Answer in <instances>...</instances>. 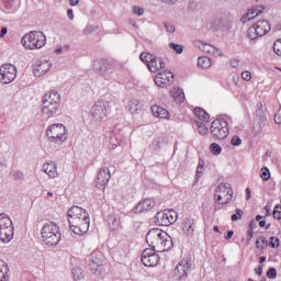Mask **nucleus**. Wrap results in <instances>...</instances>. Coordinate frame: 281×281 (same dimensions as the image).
<instances>
[{
	"mask_svg": "<svg viewBox=\"0 0 281 281\" xmlns=\"http://www.w3.org/2000/svg\"><path fill=\"white\" fill-rule=\"evenodd\" d=\"M215 199L220 205H227L234 196V191L232 190V184L221 183L215 190Z\"/></svg>",
	"mask_w": 281,
	"mask_h": 281,
	"instance_id": "1a4fd4ad",
	"label": "nucleus"
},
{
	"mask_svg": "<svg viewBox=\"0 0 281 281\" xmlns=\"http://www.w3.org/2000/svg\"><path fill=\"white\" fill-rule=\"evenodd\" d=\"M272 249H278L280 247V238L271 237L270 243L268 244Z\"/></svg>",
	"mask_w": 281,
	"mask_h": 281,
	"instance_id": "c03bdc74",
	"label": "nucleus"
},
{
	"mask_svg": "<svg viewBox=\"0 0 281 281\" xmlns=\"http://www.w3.org/2000/svg\"><path fill=\"white\" fill-rule=\"evenodd\" d=\"M176 102L179 104H182V102H186V93H183V90L180 88H173L171 91Z\"/></svg>",
	"mask_w": 281,
	"mask_h": 281,
	"instance_id": "c756f323",
	"label": "nucleus"
},
{
	"mask_svg": "<svg viewBox=\"0 0 281 281\" xmlns=\"http://www.w3.org/2000/svg\"><path fill=\"white\" fill-rule=\"evenodd\" d=\"M98 29V26L95 25H88L85 30H83V34L89 35V34H93V32H95Z\"/></svg>",
	"mask_w": 281,
	"mask_h": 281,
	"instance_id": "5fc2aeb1",
	"label": "nucleus"
},
{
	"mask_svg": "<svg viewBox=\"0 0 281 281\" xmlns=\"http://www.w3.org/2000/svg\"><path fill=\"white\" fill-rule=\"evenodd\" d=\"M43 170L52 179H55V177H58V170H57L56 164L53 161L44 164Z\"/></svg>",
	"mask_w": 281,
	"mask_h": 281,
	"instance_id": "393cba45",
	"label": "nucleus"
},
{
	"mask_svg": "<svg viewBox=\"0 0 281 281\" xmlns=\"http://www.w3.org/2000/svg\"><path fill=\"white\" fill-rule=\"evenodd\" d=\"M211 133L215 139H226L229 135V123L224 119L214 120L211 124Z\"/></svg>",
	"mask_w": 281,
	"mask_h": 281,
	"instance_id": "6e6552de",
	"label": "nucleus"
},
{
	"mask_svg": "<svg viewBox=\"0 0 281 281\" xmlns=\"http://www.w3.org/2000/svg\"><path fill=\"white\" fill-rule=\"evenodd\" d=\"M16 79V66L12 64H3L0 67V82L2 85H10Z\"/></svg>",
	"mask_w": 281,
	"mask_h": 281,
	"instance_id": "f8f14e48",
	"label": "nucleus"
},
{
	"mask_svg": "<svg viewBox=\"0 0 281 281\" xmlns=\"http://www.w3.org/2000/svg\"><path fill=\"white\" fill-rule=\"evenodd\" d=\"M278 277V270H276V268H269L267 271V278H269V280H273Z\"/></svg>",
	"mask_w": 281,
	"mask_h": 281,
	"instance_id": "a18cd8bd",
	"label": "nucleus"
},
{
	"mask_svg": "<svg viewBox=\"0 0 281 281\" xmlns=\"http://www.w3.org/2000/svg\"><path fill=\"white\" fill-rule=\"evenodd\" d=\"M146 243L153 248V251H158L160 254L170 251L171 247L175 245L172 243V237L160 228L150 229L146 235Z\"/></svg>",
	"mask_w": 281,
	"mask_h": 281,
	"instance_id": "f03ea898",
	"label": "nucleus"
},
{
	"mask_svg": "<svg viewBox=\"0 0 281 281\" xmlns=\"http://www.w3.org/2000/svg\"><path fill=\"white\" fill-rule=\"evenodd\" d=\"M47 43V37L41 31H31L30 33L25 34L22 40L21 44L25 49H41L45 47Z\"/></svg>",
	"mask_w": 281,
	"mask_h": 281,
	"instance_id": "39448f33",
	"label": "nucleus"
},
{
	"mask_svg": "<svg viewBox=\"0 0 281 281\" xmlns=\"http://www.w3.org/2000/svg\"><path fill=\"white\" fill-rule=\"evenodd\" d=\"M72 277H74V280H76V281L82 280V278H85V274L82 273V269L74 268L72 269Z\"/></svg>",
	"mask_w": 281,
	"mask_h": 281,
	"instance_id": "e433bc0d",
	"label": "nucleus"
},
{
	"mask_svg": "<svg viewBox=\"0 0 281 281\" xmlns=\"http://www.w3.org/2000/svg\"><path fill=\"white\" fill-rule=\"evenodd\" d=\"M155 218H156V223H158L162 227H168L172 225V221L170 220V215L168 214V211L158 212Z\"/></svg>",
	"mask_w": 281,
	"mask_h": 281,
	"instance_id": "4be33fe9",
	"label": "nucleus"
},
{
	"mask_svg": "<svg viewBox=\"0 0 281 281\" xmlns=\"http://www.w3.org/2000/svg\"><path fill=\"white\" fill-rule=\"evenodd\" d=\"M193 113L195 117L201 120V122H210V114L202 108H195Z\"/></svg>",
	"mask_w": 281,
	"mask_h": 281,
	"instance_id": "c85d7f7f",
	"label": "nucleus"
},
{
	"mask_svg": "<svg viewBox=\"0 0 281 281\" xmlns=\"http://www.w3.org/2000/svg\"><path fill=\"white\" fill-rule=\"evenodd\" d=\"M144 12H146V10L139 5H134L132 8V14H135L136 16H144Z\"/></svg>",
	"mask_w": 281,
	"mask_h": 281,
	"instance_id": "ea45409f",
	"label": "nucleus"
},
{
	"mask_svg": "<svg viewBox=\"0 0 281 281\" xmlns=\"http://www.w3.org/2000/svg\"><path fill=\"white\" fill-rule=\"evenodd\" d=\"M255 122H257V124H262L263 126H266V124H267V115L265 114L263 116L256 117Z\"/></svg>",
	"mask_w": 281,
	"mask_h": 281,
	"instance_id": "13d9d810",
	"label": "nucleus"
},
{
	"mask_svg": "<svg viewBox=\"0 0 281 281\" xmlns=\"http://www.w3.org/2000/svg\"><path fill=\"white\" fill-rule=\"evenodd\" d=\"M147 69H149L151 74H157V71H159L160 69H166V63H164L161 58H157L156 56H154L150 64H148Z\"/></svg>",
	"mask_w": 281,
	"mask_h": 281,
	"instance_id": "b1692460",
	"label": "nucleus"
},
{
	"mask_svg": "<svg viewBox=\"0 0 281 281\" xmlns=\"http://www.w3.org/2000/svg\"><path fill=\"white\" fill-rule=\"evenodd\" d=\"M109 102L98 101L91 109V117L93 122H104L106 115H109Z\"/></svg>",
	"mask_w": 281,
	"mask_h": 281,
	"instance_id": "9d476101",
	"label": "nucleus"
},
{
	"mask_svg": "<svg viewBox=\"0 0 281 281\" xmlns=\"http://www.w3.org/2000/svg\"><path fill=\"white\" fill-rule=\"evenodd\" d=\"M210 150L212 155H221V153H223V148L216 143L211 144Z\"/></svg>",
	"mask_w": 281,
	"mask_h": 281,
	"instance_id": "c9c22d12",
	"label": "nucleus"
},
{
	"mask_svg": "<svg viewBox=\"0 0 281 281\" xmlns=\"http://www.w3.org/2000/svg\"><path fill=\"white\" fill-rule=\"evenodd\" d=\"M231 144L232 146H240L243 144V139H240L238 136H233Z\"/></svg>",
	"mask_w": 281,
	"mask_h": 281,
	"instance_id": "6e6d98bb",
	"label": "nucleus"
},
{
	"mask_svg": "<svg viewBox=\"0 0 281 281\" xmlns=\"http://www.w3.org/2000/svg\"><path fill=\"white\" fill-rule=\"evenodd\" d=\"M273 218H277V221H281V206L276 205L273 213H272Z\"/></svg>",
	"mask_w": 281,
	"mask_h": 281,
	"instance_id": "09e8293b",
	"label": "nucleus"
},
{
	"mask_svg": "<svg viewBox=\"0 0 281 281\" xmlns=\"http://www.w3.org/2000/svg\"><path fill=\"white\" fill-rule=\"evenodd\" d=\"M265 12V7H254L240 19L241 23H247L248 21H254L256 16H260Z\"/></svg>",
	"mask_w": 281,
	"mask_h": 281,
	"instance_id": "aec40b11",
	"label": "nucleus"
},
{
	"mask_svg": "<svg viewBox=\"0 0 281 281\" xmlns=\"http://www.w3.org/2000/svg\"><path fill=\"white\" fill-rule=\"evenodd\" d=\"M169 47H170V49H173V52H176V54H183V45H181V44L170 43Z\"/></svg>",
	"mask_w": 281,
	"mask_h": 281,
	"instance_id": "a19ab883",
	"label": "nucleus"
},
{
	"mask_svg": "<svg viewBox=\"0 0 281 281\" xmlns=\"http://www.w3.org/2000/svg\"><path fill=\"white\" fill-rule=\"evenodd\" d=\"M241 78L243 80H246V82H249V80H251V72L249 71L241 72Z\"/></svg>",
	"mask_w": 281,
	"mask_h": 281,
	"instance_id": "bf43d9fd",
	"label": "nucleus"
},
{
	"mask_svg": "<svg viewBox=\"0 0 281 281\" xmlns=\"http://www.w3.org/2000/svg\"><path fill=\"white\" fill-rule=\"evenodd\" d=\"M263 115H266V114H265V111H262V109H258V110L256 111V116H257V117H262Z\"/></svg>",
	"mask_w": 281,
	"mask_h": 281,
	"instance_id": "338daca9",
	"label": "nucleus"
},
{
	"mask_svg": "<svg viewBox=\"0 0 281 281\" xmlns=\"http://www.w3.org/2000/svg\"><path fill=\"white\" fill-rule=\"evenodd\" d=\"M198 133L200 135H207V133H209L207 126H205V124H203V123H199L198 124Z\"/></svg>",
	"mask_w": 281,
	"mask_h": 281,
	"instance_id": "de8ad7c7",
	"label": "nucleus"
},
{
	"mask_svg": "<svg viewBox=\"0 0 281 281\" xmlns=\"http://www.w3.org/2000/svg\"><path fill=\"white\" fill-rule=\"evenodd\" d=\"M274 122H276V124H281V116L276 114L274 115Z\"/></svg>",
	"mask_w": 281,
	"mask_h": 281,
	"instance_id": "774afa93",
	"label": "nucleus"
},
{
	"mask_svg": "<svg viewBox=\"0 0 281 281\" xmlns=\"http://www.w3.org/2000/svg\"><path fill=\"white\" fill-rule=\"evenodd\" d=\"M5 10H12L14 8V0H3Z\"/></svg>",
	"mask_w": 281,
	"mask_h": 281,
	"instance_id": "4d7b16f0",
	"label": "nucleus"
},
{
	"mask_svg": "<svg viewBox=\"0 0 281 281\" xmlns=\"http://www.w3.org/2000/svg\"><path fill=\"white\" fill-rule=\"evenodd\" d=\"M128 109L132 115H139L142 113V103L137 100H132L128 103Z\"/></svg>",
	"mask_w": 281,
	"mask_h": 281,
	"instance_id": "cd10ccee",
	"label": "nucleus"
},
{
	"mask_svg": "<svg viewBox=\"0 0 281 281\" xmlns=\"http://www.w3.org/2000/svg\"><path fill=\"white\" fill-rule=\"evenodd\" d=\"M156 202L153 199H145L137 203V205L134 207L133 212L135 214H142V212H148L149 210H153L155 207Z\"/></svg>",
	"mask_w": 281,
	"mask_h": 281,
	"instance_id": "a211bd4d",
	"label": "nucleus"
},
{
	"mask_svg": "<svg viewBox=\"0 0 281 281\" xmlns=\"http://www.w3.org/2000/svg\"><path fill=\"white\" fill-rule=\"evenodd\" d=\"M164 26L166 29V32H168L169 34H175V32H177V27H175L173 24H170V22H165Z\"/></svg>",
	"mask_w": 281,
	"mask_h": 281,
	"instance_id": "49530a36",
	"label": "nucleus"
},
{
	"mask_svg": "<svg viewBox=\"0 0 281 281\" xmlns=\"http://www.w3.org/2000/svg\"><path fill=\"white\" fill-rule=\"evenodd\" d=\"M271 32V24L267 20H259L252 26H250L247 31V38L250 41H256L258 38H262V36H267Z\"/></svg>",
	"mask_w": 281,
	"mask_h": 281,
	"instance_id": "0eeeda50",
	"label": "nucleus"
},
{
	"mask_svg": "<svg viewBox=\"0 0 281 281\" xmlns=\"http://www.w3.org/2000/svg\"><path fill=\"white\" fill-rule=\"evenodd\" d=\"M10 225H12V220L10 216H8L5 213H0V232L7 227H10Z\"/></svg>",
	"mask_w": 281,
	"mask_h": 281,
	"instance_id": "7c9ffc66",
	"label": "nucleus"
},
{
	"mask_svg": "<svg viewBox=\"0 0 281 281\" xmlns=\"http://www.w3.org/2000/svg\"><path fill=\"white\" fill-rule=\"evenodd\" d=\"M167 214H169V218L171 221V223H176L177 222V211L175 210H167Z\"/></svg>",
	"mask_w": 281,
	"mask_h": 281,
	"instance_id": "864d4df0",
	"label": "nucleus"
},
{
	"mask_svg": "<svg viewBox=\"0 0 281 281\" xmlns=\"http://www.w3.org/2000/svg\"><path fill=\"white\" fill-rule=\"evenodd\" d=\"M198 67L202 69H210L212 67V60L209 57H200L198 58Z\"/></svg>",
	"mask_w": 281,
	"mask_h": 281,
	"instance_id": "2f4dec72",
	"label": "nucleus"
},
{
	"mask_svg": "<svg viewBox=\"0 0 281 281\" xmlns=\"http://www.w3.org/2000/svg\"><path fill=\"white\" fill-rule=\"evenodd\" d=\"M162 78V80H165V82H168V85H172V82L175 81V74L170 72V71H165V72H160L159 74Z\"/></svg>",
	"mask_w": 281,
	"mask_h": 281,
	"instance_id": "72a5a7b5",
	"label": "nucleus"
},
{
	"mask_svg": "<svg viewBox=\"0 0 281 281\" xmlns=\"http://www.w3.org/2000/svg\"><path fill=\"white\" fill-rule=\"evenodd\" d=\"M12 177L14 181H23L24 175H23V171L21 170H14L12 171Z\"/></svg>",
	"mask_w": 281,
	"mask_h": 281,
	"instance_id": "37998d69",
	"label": "nucleus"
},
{
	"mask_svg": "<svg viewBox=\"0 0 281 281\" xmlns=\"http://www.w3.org/2000/svg\"><path fill=\"white\" fill-rule=\"evenodd\" d=\"M155 85H157V87H160L161 89H164L168 85V82H166L164 77L158 74L155 77Z\"/></svg>",
	"mask_w": 281,
	"mask_h": 281,
	"instance_id": "4c0bfd02",
	"label": "nucleus"
},
{
	"mask_svg": "<svg viewBox=\"0 0 281 281\" xmlns=\"http://www.w3.org/2000/svg\"><path fill=\"white\" fill-rule=\"evenodd\" d=\"M149 148L151 150H159V148H161V140H159V139L153 140Z\"/></svg>",
	"mask_w": 281,
	"mask_h": 281,
	"instance_id": "3c124183",
	"label": "nucleus"
},
{
	"mask_svg": "<svg viewBox=\"0 0 281 281\" xmlns=\"http://www.w3.org/2000/svg\"><path fill=\"white\" fill-rule=\"evenodd\" d=\"M265 128V125H262V123H258L255 121L252 131L255 133V135H260L262 133V130Z\"/></svg>",
	"mask_w": 281,
	"mask_h": 281,
	"instance_id": "79ce46f5",
	"label": "nucleus"
},
{
	"mask_svg": "<svg viewBox=\"0 0 281 281\" xmlns=\"http://www.w3.org/2000/svg\"><path fill=\"white\" fill-rule=\"evenodd\" d=\"M67 16L70 21H74V10L72 9L67 10Z\"/></svg>",
	"mask_w": 281,
	"mask_h": 281,
	"instance_id": "69168bd1",
	"label": "nucleus"
},
{
	"mask_svg": "<svg viewBox=\"0 0 281 281\" xmlns=\"http://www.w3.org/2000/svg\"><path fill=\"white\" fill-rule=\"evenodd\" d=\"M52 69V64L49 60H36L33 65V74L36 78H41V76H45L47 71Z\"/></svg>",
	"mask_w": 281,
	"mask_h": 281,
	"instance_id": "dca6fc26",
	"label": "nucleus"
},
{
	"mask_svg": "<svg viewBox=\"0 0 281 281\" xmlns=\"http://www.w3.org/2000/svg\"><path fill=\"white\" fill-rule=\"evenodd\" d=\"M165 5H176L179 0H160Z\"/></svg>",
	"mask_w": 281,
	"mask_h": 281,
	"instance_id": "052dcab7",
	"label": "nucleus"
},
{
	"mask_svg": "<svg viewBox=\"0 0 281 281\" xmlns=\"http://www.w3.org/2000/svg\"><path fill=\"white\" fill-rule=\"evenodd\" d=\"M14 238V225L11 222L10 226H7V228H2L0 231V240L2 243H10Z\"/></svg>",
	"mask_w": 281,
	"mask_h": 281,
	"instance_id": "5701e85b",
	"label": "nucleus"
},
{
	"mask_svg": "<svg viewBox=\"0 0 281 281\" xmlns=\"http://www.w3.org/2000/svg\"><path fill=\"white\" fill-rule=\"evenodd\" d=\"M142 262L145 267H157L159 265V255L153 249H145L142 254Z\"/></svg>",
	"mask_w": 281,
	"mask_h": 281,
	"instance_id": "4468645a",
	"label": "nucleus"
},
{
	"mask_svg": "<svg viewBox=\"0 0 281 281\" xmlns=\"http://www.w3.org/2000/svg\"><path fill=\"white\" fill-rule=\"evenodd\" d=\"M113 69V64L108 59H97L93 64V70L97 74H100L104 80H112L113 72H110Z\"/></svg>",
	"mask_w": 281,
	"mask_h": 281,
	"instance_id": "9b49d317",
	"label": "nucleus"
},
{
	"mask_svg": "<svg viewBox=\"0 0 281 281\" xmlns=\"http://www.w3.org/2000/svg\"><path fill=\"white\" fill-rule=\"evenodd\" d=\"M60 111V93L50 90L43 95L42 114L46 117H54Z\"/></svg>",
	"mask_w": 281,
	"mask_h": 281,
	"instance_id": "7ed1b4c3",
	"label": "nucleus"
},
{
	"mask_svg": "<svg viewBox=\"0 0 281 281\" xmlns=\"http://www.w3.org/2000/svg\"><path fill=\"white\" fill-rule=\"evenodd\" d=\"M232 221H240L243 218V210L236 209L235 214L232 215Z\"/></svg>",
	"mask_w": 281,
	"mask_h": 281,
	"instance_id": "8fccbe9b",
	"label": "nucleus"
},
{
	"mask_svg": "<svg viewBox=\"0 0 281 281\" xmlns=\"http://www.w3.org/2000/svg\"><path fill=\"white\" fill-rule=\"evenodd\" d=\"M109 181H111V170H109L106 167H103L97 175V188H99V190H104V187L106 183H109Z\"/></svg>",
	"mask_w": 281,
	"mask_h": 281,
	"instance_id": "f3484780",
	"label": "nucleus"
},
{
	"mask_svg": "<svg viewBox=\"0 0 281 281\" xmlns=\"http://www.w3.org/2000/svg\"><path fill=\"white\" fill-rule=\"evenodd\" d=\"M67 216L70 229L74 234L82 236V234H87L89 232L91 220L89 218L87 210L80 206H71L67 212Z\"/></svg>",
	"mask_w": 281,
	"mask_h": 281,
	"instance_id": "f257e3e1",
	"label": "nucleus"
},
{
	"mask_svg": "<svg viewBox=\"0 0 281 281\" xmlns=\"http://www.w3.org/2000/svg\"><path fill=\"white\" fill-rule=\"evenodd\" d=\"M257 227V222L255 220H251L249 223V229H251L254 232V229H256Z\"/></svg>",
	"mask_w": 281,
	"mask_h": 281,
	"instance_id": "0e129e2a",
	"label": "nucleus"
},
{
	"mask_svg": "<svg viewBox=\"0 0 281 281\" xmlns=\"http://www.w3.org/2000/svg\"><path fill=\"white\" fill-rule=\"evenodd\" d=\"M139 58L142 60V63H144L148 67V65H150V63L155 58V55H153L150 53H142Z\"/></svg>",
	"mask_w": 281,
	"mask_h": 281,
	"instance_id": "473e14b6",
	"label": "nucleus"
},
{
	"mask_svg": "<svg viewBox=\"0 0 281 281\" xmlns=\"http://www.w3.org/2000/svg\"><path fill=\"white\" fill-rule=\"evenodd\" d=\"M0 281H10V268L0 259Z\"/></svg>",
	"mask_w": 281,
	"mask_h": 281,
	"instance_id": "bb28decb",
	"label": "nucleus"
},
{
	"mask_svg": "<svg viewBox=\"0 0 281 281\" xmlns=\"http://www.w3.org/2000/svg\"><path fill=\"white\" fill-rule=\"evenodd\" d=\"M251 238H254V231L248 229V232H247V240H248V243H251Z\"/></svg>",
	"mask_w": 281,
	"mask_h": 281,
	"instance_id": "e2e57ef3",
	"label": "nucleus"
},
{
	"mask_svg": "<svg viewBox=\"0 0 281 281\" xmlns=\"http://www.w3.org/2000/svg\"><path fill=\"white\" fill-rule=\"evenodd\" d=\"M201 177H203V169H200V168L198 167V168H196L195 180L199 181V179H201Z\"/></svg>",
	"mask_w": 281,
	"mask_h": 281,
	"instance_id": "680f3d73",
	"label": "nucleus"
},
{
	"mask_svg": "<svg viewBox=\"0 0 281 281\" xmlns=\"http://www.w3.org/2000/svg\"><path fill=\"white\" fill-rule=\"evenodd\" d=\"M211 27L213 29L214 32L221 30V27H223V20L222 19H215L211 23Z\"/></svg>",
	"mask_w": 281,
	"mask_h": 281,
	"instance_id": "58836bf2",
	"label": "nucleus"
},
{
	"mask_svg": "<svg viewBox=\"0 0 281 281\" xmlns=\"http://www.w3.org/2000/svg\"><path fill=\"white\" fill-rule=\"evenodd\" d=\"M46 137L53 146H61L67 142V127L63 123H55L46 128Z\"/></svg>",
	"mask_w": 281,
	"mask_h": 281,
	"instance_id": "20e7f679",
	"label": "nucleus"
},
{
	"mask_svg": "<svg viewBox=\"0 0 281 281\" xmlns=\"http://www.w3.org/2000/svg\"><path fill=\"white\" fill-rule=\"evenodd\" d=\"M199 48L204 52L205 54H211L212 56H215V58H218V56H223V50L220 48H216L215 46H212L210 44L201 43L199 42Z\"/></svg>",
	"mask_w": 281,
	"mask_h": 281,
	"instance_id": "412c9836",
	"label": "nucleus"
},
{
	"mask_svg": "<svg viewBox=\"0 0 281 281\" xmlns=\"http://www.w3.org/2000/svg\"><path fill=\"white\" fill-rule=\"evenodd\" d=\"M88 261L91 273L94 276H100L102 273V269H104V266H102V252H92L88 257Z\"/></svg>",
	"mask_w": 281,
	"mask_h": 281,
	"instance_id": "ddd939ff",
	"label": "nucleus"
},
{
	"mask_svg": "<svg viewBox=\"0 0 281 281\" xmlns=\"http://www.w3.org/2000/svg\"><path fill=\"white\" fill-rule=\"evenodd\" d=\"M194 225H195L194 218L187 217L183 220L181 227L184 236H188L189 238H192V236H194V229H196V226Z\"/></svg>",
	"mask_w": 281,
	"mask_h": 281,
	"instance_id": "6ab92c4d",
	"label": "nucleus"
},
{
	"mask_svg": "<svg viewBox=\"0 0 281 281\" xmlns=\"http://www.w3.org/2000/svg\"><path fill=\"white\" fill-rule=\"evenodd\" d=\"M192 269V263L188 259H183L175 269V276L178 280H186L188 273Z\"/></svg>",
	"mask_w": 281,
	"mask_h": 281,
	"instance_id": "2eb2a0df",
	"label": "nucleus"
},
{
	"mask_svg": "<svg viewBox=\"0 0 281 281\" xmlns=\"http://www.w3.org/2000/svg\"><path fill=\"white\" fill-rule=\"evenodd\" d=\"M273 50H274V54H277V56H281V40L274 42Z\"/></svg>",
	"mask_w": 281,
	"mask_h": 281,
	"instance_id": "603ef678",
	"label": "nucleus"
},
{
	"mask_svg": "<svg viewBox=\"0 0 281 281\" xmlns=\"http://www.w3.org/2000/svg\"><path fill=\"white\" fill-rule=\"evenodd\" d=\"M260 177L262 181H269L271 179V171H269L268 167L261 168Z\"/></svg>",
	"mask_w": 281,
	"mask_h": 281,
	"instance_id": "f704fd0d",
	"label": "nucleus"
},
{
	"mask_svg": "<svg viewBox=\"0 0 281 281\" xmlns=\"http://www.w3.org/2000/svg\"><path fill=\"white\" fill-rule=\"evenodd\" d=\"M151 113L155 117H160L161 120H168V115H170V112H168V110L159 105H153Z\"/></svg>",
	"mask_w": 281,
	"mask_h": 281,
	"instance_id": "a878e982",
	"label": "nucleus"
},
{
	"mask_svg": "<svg viewBox=\"0 0 281 281\" xmlns=\"http://www.w3.org/2000/svg\"><path fill=\"white\" fill-rule=\"evenodd\" d=\"M41 234L45 245H48V247H56L60 243V228L53 222L44 224Z\"/></svg>",
	"mask_w": 281,
	"mask_h": 281,
	"instance_id": "423d86ee",
	"label": "nucleus"
}]
</instances>
